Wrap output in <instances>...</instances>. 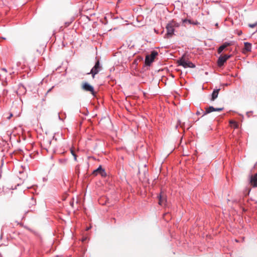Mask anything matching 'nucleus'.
<instances>
[{
    "mask_svg": "<svg viewBox=\"0 0 257 257\" xmlns=\"http://www.w3.org/2000/svg\"><path fill=\"white\" fill-rule=\"evenodd\" d=\"M158 55L157 51H152L150 55H147L145 58V64L147 66H150L151 63L154 61L156 57Z\"/></svg>",
    "mask_w": 257,
    "mask_h": 257,
    "instance_id": "nucleus-4",
    "label": "nucleus"
},
{
    "mask_svg": "<svg viewBox=\"0 0 257 257\" xmlns=\"http://www.w3.org/2000/svg\"><path fill=\"white\" fill-rule=\"evenodd\" d=\"M179 126H180L181 127L182 126V125L181 124V121L180 120H178L176 127L177 128Z\"/></svg>",
    "mask_w": 257,
    "mask_h": 257,
    "instance_id": "nucleus-18",
    "label": "nucleus"
},
{
    "mask_svg": "<svg viewBox=\"0 0 257 257\" xmlns=\"http://www.w3.org/2000/svg\"><path fill=\"white\" fill-rule=\"evenodd\" d=\"M93 174L94 175L99 174L102 177H105L106 176V173L105 170L103 169L101 166H99L97 169L93 171Z\"/></svg>",
    "mask_w": 257,
    "mask_h": 257,
    "instance_id": "nucleus-7",
    "label": "nucleus"
},
{
    "mask_svg": "<svg viewBox=\"0 0 257 257\" xmlns=\"http://www.w3.org/2000/svg\"><path fill=\"white\" fill-rule=\"evenodd\" d=\"M70 152H71V153L72 154V155L74 157V159L75 161H77V155L75 152V151L72 149H70Z\"/></svg>",
    "mask_w": 257,
    "mask_h": 257,
    "instance_id": "nucleus-15",
    "label": "nucleus"
},
{
    "mask_svg": "<svg viewBox=\"0 0 257 257\" xmlns=\"http://www.w3.org/2000/svg\"><path fill=\"white\" fill-rule=\"evenodd\" d=\"M8 93V90L6 89H4L3 92V95H6Z\"/></svg>",
    "mask_w": 257,
    "mask_h": 257,
    "instance_id": "nucleus-20",
    "label": "nucleus"
},
{
    "mask_svg": "<svg viewBox=\"0 0 257 257\" xmlns=\"http://www.w3.org/2000/svg\"><path fill=\"white\" fill-rule=\"evenodd\" d=\"M196 114H197V115H199V114H200V112H199V111H197V112H196Z\"/></svg>",
    "mask_w": 257,
    "mask_h": 257,
    "instance_id": "nucleus-27",
    "label": "nucleus"
},
{
    "mask_svg": "<svg viewBox=\"0 0 257 257\" xmlns=\"http://www.w3.org/2000/svg\"><path fill=\"white\" fill-rule=\"evenodd\" d=\"M1 70L3 71H4L5 72L7 73V70L6 69V68H2L1 69Z\"/></svg>",
    "mask_w": 257,
    "mask_h": 257,
    "instance_id": "nucleus-23",
    "label": "nucleus"
},
{
    "mask_svg": "<svg viewBox=\"0 0 257 257\" xmlns=\"http://www.w3.org/2000/svg\"><path fill=\"white\" fill-rule=\"evenodd\" d=\"M158 198L159 200V204L160 205L162 206L165 204L167 199L166 196L162 192H161L160 194L158 196Z\"/></svg>",
    "mask_w": 257,
    "mask_h": 257,
    "instance_id": "nucleus-8",
    "label": "nucleus"
},
{
    "mask_svg": "<svg viewBox=\"0 0 257 257\" xmlns=\"http://www.w3.org/2000/svg\"><path fill=\"white\" fill-rule=\"evenodd\" d=\"M231 43L230 42H226L221 45L218 49V53H221L227 47L230 46Z\"/></svg>",
    "mask_w": 257,
    "mask_h": 257,
    "instance_id": "nucleus-9",
    "label": "nucleus"
},
{
    "mask_svg": "<svg viewBox=\"0 0 257 257\" xmlns=\"http://www.w3.org/2000/svg\"><path fill=\"white\" fill-rule=\"evenodd\" d=\"M215 108L212 106H210L208 107L205 108V111H203V116L204 115H206L208 113H209L210 112H212L213 111H214Z\"/></svg>",
    "mask_w": 257,
    "mask_h": 257,
    "instance_id": "nucleus-14",
    "label": "nucleus"
},
{
    "mask_svg": "<svg viewBox=\"0 0 257 257\" xmlns=\"http://www.w3.org/2000/svg\"><path fill=\"white\" fill-rule=\"evenodd\" d=\"M230 123L235 128H237L238 127V124L235 121L230 120Z\"/></svg>",
    "mask_w": 257,
    "mask_h": 257,
    "instance_id": "nucleus-16",
    "label": "nucleus"
},
{
    "mask_svg": "<svg viewBox=\"0 0 257 257\" xmlns=\"http://www.w3.org/2000/svg\"><path fill=\"white\" fill-rule=\"evenodd\" d=\"M13 116V114L10 113L9 116L7 117V119H10Z\"/></svg>",
    "mask_w": 257,
    "mask_h": 257,
    "instance_id": "nucleus-22",
    "label": "nucleus"
},
{
    "mask_svg": "<svg viewBox=\"0 0 257 257\" xmlns=\"http://www.w3.org/2000/svg\"><path fill=\"white\" fill-rule=\"evenodd\" d=\"M219 90L220 89H215L213 90L211 94V98L210 99L211 101H214L215 99L218 97Z\"/></svg>",
    "mask_w": 257,
    "mask_h": 257,
    "instance_id": "nucleus-11",
    "label": "nucleus"
},
{
    "mask_svg": "<svg viewBox=\"0 0 257 257\" xmlns=\"http://www.w3.org/2000/svg\"><path fill=\"white\" fill-rule=\"evenodd\" d=\"M241 34H242V32L241 31H240L239 33H238V35H240Z\"/></svg>",
    "mask_w": 257,
    "mask_h": 257,
    "instance_id": "nucleus-28",
    "label": "nucleus"
},
{
    "mask_svg": "<svg viewBox=\"0 0 257 257\" xmlns=\"http://www.w3.org/2000/svg\"><path fill=\"white\" fill-rule=\"evenodd\" d=\"M230 57V55H224L220 56L217 61V65L219 67L222 66L224 63Z\"/></svg>",
    "mask_w": 257,
    "mask_h": 257,
    "instance_id": "nucleus-5",
    "label": "nucleus"
},
{
    "mask_svg": "<svg viewBox=\"0 0 257 257\" xmlns=\"http://www.w3.org/2000/svg\"><path fill=\"white\" fill-rule=\"evenodd\" d=\"M154 31H155V33H156L157 34H158V33H159V32H158V30H156V29H154Z\"/></svg>",
    "mask_w": 257,
    "mask_h": 257,
    "instance_id": "nucleus-26",
    "label": "nucleus"
},
{
    "mask_svg": "<svg viewBox=\"0 0 257 257\" xmlns=\"http://www.w3.org/2000/svg\"><path fill=\"white\" fill-rule=\"evenodd\" d=\"M244 47L243 50V53L245 52H248L251 51L252 45L251 43L249 42H244Z\"/></svg>",
    "mask_w": 257,
    "mask_h": 257,
    "instance_id": "nucleus-10",
    "label": "nucleus"
},
{
    "mask_svg": "<svg viewBox=\"0 0 257 257\" xmlns=\"http://www.w3.org/2000/svg\"><path fill=\"white\" fill-rule=\"evenodd\" d=\"M252 113V112H251V111H250V112H247L246 113V115H247L248 116H249V113Z\"/></svg>",
    "mask_w": 257,
    "mask_h": 257,
    "instance_id": "nucleus-25",
    "label": "nucleus"
},
{
    "mask_svg": "<svg viewBox=\"0 0 257 257\" xmlns=\"http://www.w3.org/2000/svg\"><path fill=\"white\" fill-rule=\"evenodd\" d=\"M257 24H249V27L250 28H254L256 26Z\"/></svg>",
    "mask_w": 257,
    "mask_h": 257,
    "instance_id": "nucleus-21",
    "label": "nucleus"
},
{
    "mask_svg": "<svg viewBox=\"0 0 257 257\" xmlns=\"http://www.w3.org/2000/svg\"><path fill=\"white\" fill-rule=\"evenodd\" d=\"M101 70L102 66L100 65L99 60H97L95 62L94 66L91 69L90 72L88 73L87 74H91L92 77L94 78L95 77V75L98 74Z\"/></svg>",
    "mask_w": 257,
    "mask_h": 257,
    "instance_id": "nucleus-3",
    "label": "nucleus"
},
{
    "mask_svg": "<svg viewBox=\"0 0 257 257\" xmlns=\"http://www.w3.org/2000/svg\"><path fill=\"white\" fill-rule=\"evenodd\" d=\"M19 90H23V92L24 93H25L26 92V91L25 87H24V85H23L22 84L20 85V86H19Z\"/></svg>",
    "mask_w": 257,
    "mask_h": 257,
    "instance_id": "nucleus-17",
    "label": "nucleus"
},
{
    "mask_svg": "<svg viewBox=\"0 0 257 257\" xmlns=\"http://www.w3.org/2000/svg\"><path fill=\"white\" fill-rule=\"evenodd\" d=\"M182 23L183 24L188 23L189 24H192L193 25H197L199 24L197 21H192L191 20L187 19H183Z\"/></svg>",
    "mask_w": 257,
    "mask_h": 257,
    "instance_id": "nucleus-12",
    "label": "nucleus"
},
{
    "mask_svg": "<svg viewBox=\"0 0 257 257\" xmlns=\"http://www.w3.org/2000/svg\"><path fill=\"white\" fill-rule=\"evenodd\" d=\"M82 88L84 91L90 92L92 95H94L95 92L93 87L87 82L83 83Z\"/></svg>",
    "mask_w": 257,
    "mask_h": 257,
    "instance_id": "nucleus-6",
    "label": "nucleus"
},
{
    "mask_svg": "<svg viewBox=\"0 0 257 257\" xmlns=\"http://www.w3.org/2000/svg\"><path fill=\"white\" fill-rule=\"evenodd\" d=\"M223 109V108H215L214 111H222Z\"/></svg>",
    "mask_w": 257,
    "mask_h": 257,
    "instance_id": "nucleus-19",
    "label": "nucleus"
},
{
    "mask_svg": "<svg viewBox=\"0 0 257 257\" xmlns=\"http://www.w3.org/2000/svg\"><path fill=\"white\" fill-rule=\"evenodd\" d=\"M178 64L179 65L183 66L184 68H194L195 67V65L191 61L186 60L183 56L178 60Z\"/></svg>",
    "mask_w": 257,
    "mask_h": 257,
    "instance_id": "nucleus-2",
    "label": "nucleus"
},
{
    "mask_svg": "<svg viewBox=\"0 0 257 257\" xmlns=\"http://www.w3.org/2000/svg\"><path fill=\"white\" fill-rule=\"evenodd\" d=\"M250 182L253 187H257V174H255L251 177Z\"/></svg>",
    "mask_w": 257,
    "mask_h": 257,
    "instance_id": "nucleus-13",
    "label": "nucleus"
},
{
    "mask_svg": "<svg viewBox=\"0 0 257 257\" xmlns=\"http://www.w3.org/2000/svg\"><path fill=\"white\" fill-rule=\"evenodd\" d=\"M54 88V86L52 87L50 89H49L47 92V93H49V92H50L51 91V90Z\"/></svg>",
    "mask_w": 257,
    "mask_h": 257,
    "instance_id": "nucleus-24",
    "label": "nucleus"
},
{
    "mask_svg": "<svg viewBox=\"0 0 257 257\" xmlns=\"http://www.w3.org/2000/svg\"><path fill=\"white\" fill-rule=\"evenodd\" d=\"M179 27L180 24L174 20L170 21L166 25V29L167 30V33L165 34L164 38H172L174 35L175 29L179 28Z\"/></svg>",
    "mask_w": 257,
    "mask_h": 257,
    "instance_id": "nucleus-1",
    "label": "nucleus"
}]
</instances>
